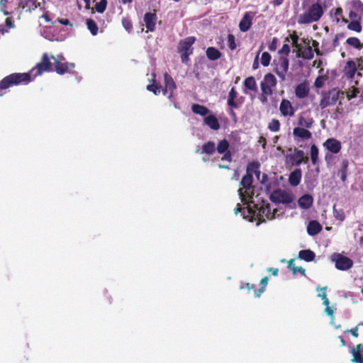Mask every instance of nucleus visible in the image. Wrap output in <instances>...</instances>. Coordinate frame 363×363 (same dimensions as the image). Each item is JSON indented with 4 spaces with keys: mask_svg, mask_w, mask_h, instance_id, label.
Wrapping results in <instances>:
<instances>
[{
    "mask_svg": "<svg viewBox=\"0 0 363 363\" xmlns=\"http://www.w3.org/2000/svg\"><path fill=\"white\" fill-rule=\"evenodd\" d=\"M32 81L30 73H12L6 76L0 81V97L4 93L2 92L11 86L20 84H28Z\"/></svg>",
    "mask_w": 363,
    "mask_h": 363,
    "instance_id": "1",
    "label": "nucleus"
},
{
    "mask_svg": "<svg viewBox=\"0 0 363 363\" xmlns=\"http://www.w3.org/2000/svg\"><path fill=\"white\" fill-rule=\"evenodd\" d=\"M323 15V9L319 3L313 4L307 11L299 15L298 18V24H309L316 22Z\"/></svg>",
    "mask_w": 363,
    "mask_h": 363,
    "instance_id": "2",
    "label": "nucleus"
},
{
    "mask_svg": "<svg viewBox=\"0 0 363 363\" xmlns=\"http://www.w3.org/2000/svg\"><path fill=\"white\" fill-rule=\"evenodd\" d=\"M196 38L194 36H189L184 40H181L179 43L177 50L181 54L182 62L188 65L189 62V55L193 53V44L196 42Z\"/></svg>",
    "mask_w": 363,
    "mask_h": 363,
    "instance_id": "3",
    "label": "nucleus"
},
{
    "mask_svg": "<svg viewBox=\"0 0 363 363\" xmlns=\"http://www.w3.org/2000/svg\"><path fill=\"white\" fill-rule=\"evenodd\" d=\"M272 66L273 71L279 77L280 82H284L289 67V57L279 56L273 60Z\"/></svg>",
    "mask_w": 363,
    "mask_h": 363,
    "instance_id": "4",
    "label": "nucleus"
},
{
    "mask_svg": "<svg viewBox=\"0 0 363 363\" xmlns=\"http://www.w3.org/2000/svg\"><path fill=\"white\" fill-rule=\"evenodd\" d=\"M252 182H253V176L249 174H245L242 177L240 185L242 188H240L238 189V194L241 199V201L244 203H247V198L252 199L254 193L252 191L251 195L248 192L252 188Z\"/></svg>",
    "mask_w": 363,
    "mask_h": 363,
    "instance_id": "5",
    "label": "nucleus"
},
{
    "mask_svg": "<svg viewBox=\"0 0 363 363\" xmlns=\"http://www.w3.org/2000/svg\"><path fill=\"white\" fill-rule=\"evenodd\" d=\"M255 206L257 209V212H255V216L257 217L258 224L265 222L264 217L269 220L274 218L277 210V208L272 209L269 203L263 201L259 207H258V205H255Z\"/></svg>",
    "mask_w": 363,
    "mask_h": 363,
    "instance_id": "6",
    "label": "nucleus"
},
{
    "mask_svg": "<svg viewBox=\"0 0 363 363\" xmlns=\"http://www.w3.org/2000/svg\"><path fill=\"white\" fill-rule=\"evenodd\" d=\"M340 94L343 95V92L337 89H333L328 92L323 93L320 101V107L321 109H324L329 106L335 105L339 99Z\"/></svg>",
    "mask_w": 363,
    "mask_h": 363,
    "instance_id": "7",
    "label": "nucleus"
},
{
    "mask_svg": "<svg viewBox=\"0 0 363 363\" xmlns=\"http://www.w3.org/2000/svg\"><path fill=\"white\" fill-rule=\"evenodd\" d=\"M34 71H35V73L33 74L34 77L41 75L44 72L53 71L52 63L50 62V59L48 53H44L42 55L40 62H39L29 73L32 75V72Z\"/></svg>",
    "mask_w": 363,
    "mask_h": 363,
    "instance_id": "8",
    "label": "nucleus"
},
{
    "mask_svg": "<svg viewBox=\"0 0 363 363\" xmlns=\"http://www.w3.org/2000/svg\"><path fill=\"white\" fill-rule=\"evenodd\" d=\"M277 80L275 76L272 73H267L260 83L261 91L265 94H272L273 89L277 86Z\"/></svg>",
    "mask_w": 363,
    "mask_h": 363,
    "instance_id": "9",
    "label": "nucleus"
},
{
    "mask_svg": "<svg viewBox=\"0 0 363 363\" xmlns=\"http://www.w3.org/2000/svg\"><path fill=\"white\" fill-rule=\"evenodd\" d=\"M229 147L230 144L226 139L220 140L216 147V150H217L218 153L223 155L221 157L222 161H227L228 162H232V153L229 150Z\"/></svg>",
    "mask_w": 363,
    "mask_h": 363,
    "instance_id": "10",
    "label": "nucleus"
},
{
    "mask_svg": "<svg viewBox=\"0 0 363 363\" xmlns=\"http://www.w3.org/2000/svg\"><path fill=\"white\" fill-rule=\"evenodd\" d=\"M269 278L268 277H264L262 278L259 282V288L258 289H256L255 287V285L250 283H246L244 285L240 286V289H244L245 288H247L248 290V292L250 291V290H253L254 294L255 297L259 298L262 294H263L266 289V286L268 284Z\"/></svg>",
    "mask_w": 363,
    "mask_h": 363,
    "instance_id": "11",
    "label": "nucleus"
},
{
    "mask_svg": "<svg viewBox=\"0 0 363 363\" xmlns=\"http://www.w3.org/2000/svg\"><path fill=\"white\" fill-rule=\"evenodd\" d=\"M51 58L54 60V69L57 74H64L66 72H69L70 69H73L74 68V64L71 63L69 64L67 62H62L60 57L55 58L54 56H51Z\"/></svg>",
    "mask_w": 363,
    "mask_h": 363,
    "instance_id": "12",
    "label": "nucleus"
},
{
    "mask_svg": "<svg viewBox=\"0 0 363 363\" xmlns=\"http://www.w3.org/2000/svg\"><path fill=\"white\" fill-rule=\"evenodd\" d=\"M301 41L306 45L302 50L301 45L297 48V57H302L304 60H311L313 58V50L310 45L311 40L307 38H302Z\"/></svg>",
    "mask_w": 363,
    "mask_h": 363,
    "instance_id": "13",
    "label": "nucleus"
},
{
    "mask_svg": "<svg viewBox=\"0 0 363 363\" xmlns=\"http://www.w3.org/2000/svg\"><path fill=\"white\" fill-rule=\"evenodd\" d=\"M157 21V14L155 12H147L144 15V22L147 28V32H153L155 30V26Z\"/></svg>",
    "mask_w": 363,
    "mask_h": 363,
    "instance_id": "14",
    "label": "nucleus"
},
{
    "mask_svg": "<svg viewBox=\"0 0 363 363\" xmlns=\"http://www.w3.org/2000/svg\"><path fill=\"white\" fill-rule=\"evenodd\" d=\"M353 265L352 260L345 256L339 255L335 260V267L340 270H347Z\"/></svg>",
    "mask_w": 363,
    "mask_h": 363,
    "instance_id": "15",
    "label": "nucleus"
},
{
    "mask_svg": "<svg viewBox=\"0 0 363 363\" xmlns=\"http://www.w3.org/2000/svg\"><path fill=\"white\" fill-rule=\"evenodd\" d=\"M323 146L330 152L334 154L338 153L342 148L341 143L333 138L327 139L323 143Z\"/></svg>",
    "mask_w": 363,
    "mask_h": 363,
    "instance_id": "16",
    "label": "nucleus"
},
{
    "mask_svg": "<svg viewBox=\"0 0 363 363\" xmlns=\"http://www.w3.org/2000/svg\"><path fill=\"white\" fill-rule=\"evenodd\" d=\"M357 71V67L356 62L351 60H348L346 62V64L343 68V72H344L345 76L347 79H352L354 77V75H355Z\"/></svg>",
    "mask_w": 363,
    "mask_h": 363,
    "instance_id": "17",
    "label": "nucleus"
},
{
    "mask_svg": "<svg viewBox=\"0 0 363 363\" xmlns=\"http://www.w3.org/2000/svg\"><path fill=\"white\" fill-rule=\"evenodd\" d=\"M279 110L284 116H292L295 113V109L291 103L287 99H283L281 101Z\"/></svg>",
    "mask_w": 363,
    "mask_h": 363,
    "instance_id": "18",
    "label": "nucleus"
},
{
    "mask_svg": "<svg viewBox=\"0 0 363 363\" xmlns=\"http://www.w3.org/2000/svg\"><path fill=\"white\" fill-rule=\"evenodd\" d=\"M40 4L37 0H20L18 8L26 11H31L40 6Z\"/></svg>",
    "mask_w": 363,
    "mask_h": 363,
    "instance_id": "19",
    "label": "nucleus"
},
{
    "mask_svg": "<svg viewBox=\"0 0 363 363\" xmlns=\"http://www.w3.org/2000/svg\"><path fill=\"white\" fill-rule=\"evenodd\" d=\"M302 172L301 169H296L291 172L289 177V183L292 186H297L301 180Z\"/></svg>",
    "mask_w": 363,
    "mask_h": 363,
    "instance_id": "20",
    "label": "nucleus"
},
{
    "mask_svg": "<svg viewBox=\"0 0 363 363\" xmlns=\"http://www.w3.org/2000/svg\"><path fill=\"white\" fill-rule=\"evenodd\" d=\"M362 345L358 344L354 347L351 348L352 354V362L354 363H363V356L362 354Z\"/></svg>",
    "mask_w": 363,
    "mask_h": 363,
    "instance_id": "21",
    "label": "nucleus"
},
{
    "mask_svg": "<svg viewBox=\"0 0 363 363\" xmlns=\"http://www.w3.org/2000/svg\"><path fill=\"white\" fill-rule=\"evenodd\" d=\"M296 165L299 166L302 162H308V157L305 156L304 152L301 150H295L294 155L291 157Z\"/></svg>",
    "mask_w": 363,
    "mask_h": 363,
    "instance_id": "22",
    "label": "nucleus"
},
{
    "mask_svg": "<svg viewBox=\"0 0 363 363\" xmlns=\"http://www.w3.org/2000/svg\"><path fill=\"white\" fill-rule=\"evenodd\" d=\"M293 135L295 138H299L303 140H308L312 137L311 132L302 127L294 128Z\"/></svg>",
    "mask_w": 363,
    "mask_h": 363,
    "instance_id": "23",
    "label": "nucleus"
},
{
    "mask_svg": "<svg viewBox=\"0 0 363 363\" xmlns=\"http://www.w3.org/2000/svg\"><path fill=\"white\" fill-rule=\"evenodd\" d=\"M295 94L298 99H303L309 94V88L306 83L303 82L298 84L295 88Z\"/></svg>",
    "mask_w": 363,
    "mask_h": 363,
    "instance_id": "24",
    "label": "nucleus"
},
{
    "mask_svg": "<svg viewBox=\"0 0 363 363\" xmlns=\"http://www.w3.org/2000/svg\"><path fill=\"white\" fill-rule=\"evenodd\" d=\"M252 18L248 12L245 13L239 23L240 30L242 32L247 31L252 26Z\"/></svg>",
    "mask_w": 363,
    "mask_h": 363,
    "instance_id": "25",
    "label": "nucleus"
},
{
    "mask_svg": "<svg viewBox=\"0 0 363 363\" xmlns=\"http://www.w3.org/2000/svg\"><path fill=\"white\" fill-rule=\"evenodd\" d=\"M322 230V225L317 220H311L307 226V233L311 236L318 234Z\"/></svg>",
    "mask_w": 363,
    "mask_h": 363,
    "instance_id": "26",
    "label": "nucleus"
},
{
    "mask_svg": "<svg viewBox=\"0 0 363 363\" xmlns=\"http://www.w3.org/2000/svg\"><path fill=\"white\" fill-rule=\"evenodd\" d=\"M313 199L310 194H304L301 196L298 201L299 207L303 209L310 208L313 205Z\"/></svg>",
    "mask_w": 363,
    "mask_h": 363,
    "instance_id": "27",
    "label": "nucleus"
},
{
    "mask_svg": "<svg viewBox=\"0 0 363 363\" xmlns=\"http://www.w3.org/2000/svg\"><path fill=\"white\" fill-rule=\"evenodd\" d=\"M216 151V144L213 141H208L207 143H205L201 148V151H200L199 149H197L196 150V153H206L208 155H213Z\"/></svg>",
    "mask_w": 363,
    "mask_h": 363,
    "instance_id": "28",
    "label": "nucleus"
},
{
    "mask_svg": "<svg viewBox=\"0 0 363 363\" xmlns=\"http://www.w3.org/2000/svg\"><path fill=\"white\" fill-rule=\"evenodd\" d=\"M164 84H165V88L164 90V94L167 93V91L169 90L170 91V95H172V92L176 89L177 86L176 84L172 79V77L168 74L167 73H165L164 74Z\"/></svg>",
    "mask_w": 363,
    "mask_h": 363,
    "instance_id": "29",
    "label": "nucleus"
},
{
    "mask_svg": "<svg viewBox=\"0 0 363 363\" xmlns=\"http://www.w3.org/2000/svg\"><path fill=\"white\" fill-rule=\"evenodd\" d=\"M238 97V92L235 87H232L229 91L228 96L227 104L229 107L239 108L240 104L235 101V99Z\"/></svg>",
    "mask_w": 363,
    "mask_h": 363,
    "instance_id": "30",
    "label": "nucleus"
},
{
    "mask_svg": "<svg viewBox=\"0 0 363 363\" xmlns=\"http://www.w3.org/2000/svg\"><path fill=\"white\" fill-rule=\"evenodd\" d=\"M204 122L208 126L214 130H217L220 128L219 122L214 115L207 116L204 118Z\"/></svg>",
    "mask_w": 363,
    "mask_h": 363,
    "instance_id": "31",
    "label": "nucleus"
},
{
    "mask_svg": "<svg viewBox=\"0 0 363 363\" xmlns=\"http://www.w3.org/2000/svg\"><path fill=\"white\" fill-rule=\"evenodd\" d=\"M315 254L311 250H302L298 252V257L306 262H311L315 259Z\"/></svg>",
    "mask_w": 363,
    "mask_h": 363,
    "instance_id": "32",
    "label": "nucleus"
},
{
    "mask_svg": "<svg viewBox=\"0 0 363 363\" xmlns=\"http://www.w3.org/2000/svg\"><path fill=\"white\" fill-rule=\"evenodd\" d=\"M206 56L210 60H216L221 57L220 52L214 47H209L206 50Z\"/></svg>",
    "mask_w": 363,
    "mask_h": 363,
    "instance_id": "33",
    "label": "nucleus"
},
{
    "mask_svg": "<svg viewBox=\"0 0 363 363\" xmlns=\"http://www.w3.org/2000/svg\"><path fill=\"white\" fill-rule=\"evenodd\" d=\"M348 166V160L346 159L343 160L341 162V167L338 170V174L340 176V179L343 182H345L347 179Z\"/></svg>",
    "mask_w": 363,
    "mask_h": 363,
    "instance_id": "34",
    "label": "nucleus"
},
{
    "mask_svg": "<svg viewBox=\"0 0 363 363\" xmlns=\"http://www.w3.org/2000/svg\"><path fill=\"white\" fill-rule=\"evenodd\" d=\"M191 111L194 113L201 116H205L209 113V110L207 107L198 104H194L191 106Z\"/></svg>",
    "mask_w": 363,
    "mask_h": 363,
    "instance_id": "35",
    "label": "nucleus"
},
{
    "mask_svg": "<svg viewBox=\"0 0 363 363\" xmlns=\"http://www.w3.org/2000/svg\"><path fill=\"white\" fill-rule=\"evenodd\" d=\"M346 43L359 50H362L363 48V43L356 37L348 38L346 40Z\"/></svg>",
    "mask_w": 363,
    "mask_h": 363,
    "instance_id": "36",
    "label": "nucleus"
},
{
    "mask_svg": "<svg viewBox=\"0 0 363 363\" xmlns=\"http://www.w3.org/2000/svg\"><path fill=\"white\" fill-rule=\"evenodd\" d=\"M275 194H278L279 198V202L283 203H289L292 201L291 196L286 192L283 191H275Z\"/></svg>",
    "mask_w": 363,
    "mask_h": 363,
    "instance_id": "37",
    "label": "nucleus"
},
{
    "mask_svg": "<svg viewBox=\"0 0 363 363\" xmlns=\"http://www.w3.org/2000/svg\"><path fill=\"white\" fill-rule=\"evenodd\" d=\"M245 88L251 91H257V86L255 79L253 77H248L244 81Z\"/></svg>",
    "mask_w": 363,
    "mask_h": 363,
    "instance_id": "38",
    "label": "nucleus"
},
{
    "mask_svg": "<svg viewBox=\"0 0 363 363\" xmlns=\"http://www.w3.org/2000/svg\"><path fill=\"white\" fill-rule=\"evenodd\" d=\"M87 28L90 31L92 35H96L99 31V28L96 23L91 18L86 20Z\"/></svg>",
    "mask_w": 363,
    "mask_h": 363,
    "instance_id": "39",
    "label": "nucleus"
},
{
    "mask_svg": "<svg viewBox=\"0 0 363 363\" xmlns=\"http://www.w3.org/2000/svg\"><path fill=\"white\" fill-rule=\"evenodd\" d=\"M235 213L237 215L238 213H241L243 216V218L245 217V213L255 216V211L252 210L251 208L247 207V209L245 208H242L240 203L237 204L236 208L234 209Z\"/></svg>",
    "mask_w": 363,
    "mask_h": 363,
    "instance_id": "40",
    "label": "nucleus"
},
{
    "mask_svg": "<svg viewBox=\"0 0 363 363\" xmlns=\"http://www.w3.org/2000/svg\"><path fill=\"white\" fill-rule=\"evenodd\" d=\"M318 147L313 144L311 145V162H312V164L313 165H315L317 164V162H318Z\"/></svg>",
    "mask_w": 363,
    "mask_h": 363,
    "instance_id": "41",
    "label": "nucleus"
},
{
    "mask_svg": "<svg viewBox=\"0 0 363 363\" xmlns=\"http://www.w3.org/2000/svg\"><path fill=\"white\" fill-rule=\"evenodd\" d=\"M259 169V164L258 162H250L246 169V174L253 176V174Z\"/></svg>",
    "mask_w": 363,
    "mask_h": 363,
    "instance_id": "42",
    "label": "nucleus"
},
{
    "mask_svg": "<svg viewBox=\"0 0 363 363\" xmlns=\"http://www.w3.org/2000/svg\"><path fill=\"white\" fill-rule=\"evenodd\" d=\"M347 28L349 30L360 33L362 31V26L360 24V21H352L350 23H348Z\"/></svg>",
    "mask_w": 363,
    "mask_h": 363,
    "instance_id": "43",
    "label": "nucleus"
},
{
    "mask_svg": "<svg viewBox=\"0 0 363 363\" xmlns=\"http://www.w3.org/2000/svg\"><path fill=\"white\" fill-rule=\"evenodd\" d=\"M121 22L125 30L128 33H131L133 29V23L131 19L129 17H123Z\"/></svg>",
    "mask_w": 363,
    "mask_h": 363,
    "instance_id": "44",
    "label": "nucleus"
},
{
    "mask_svg": "<svg viewBox=\"0 0 363 363\" xmlns=\"http://www.w3.org/2000/svg\"><path fill=\"white\" fill-rule=\"evenodd\" d=\"M333 216L335 218V219H337L341 222L343 221L345 218V215L343 210L341 208H340V209L336 208L335 205L333 206Z\"/></svg>",
    "mask_w": 363,
    "mask_h": 363,
    "instance_id": "45",
    "label": "nucleus"
},
{
    "mask_svg": "<svg viewBox=\"0 0 363 363\" xmlns=\"http://www.w3.org/2000/svg\"><path fill=\"white\" fill-rule=\"evenodd\" d=\"M328 79L326 75L318 76L315 80L314 86L318 89L322 88Z\"/></svg>",
    "mask_w": 363,
    "mask_h": 363,
    "instance_id": "46",
    "label": "nucleus"
},
{
    "mask_svg": "<svg viewBox=\"0 0 363 363\" xmlns=\"http://www.w3.org/2000/svg\"><path fill=\"white\" fill-rule=\"evenodd\" d=\"M107 4V0H101L95 5L96 11L99 13H104L106 9Z\"/></svg>",
    "mask_w": 363,
    "mask_h": 363,
    "instance_id": "47",
    "label": "nucleus"
},
{
    "mask_svg": "<svg viewBox=\"0 0 363 363\" xmlns=\"http://www.w3.org/2000/svg\"><path fill=\"white\" fill-rule=\"evenodd\" d=\"M352 6L360 15L363 14V3L360 0H353Z\"/></svg>",
    "mask_w": 363,
    "mask_h": 363,
    "instance_id": "48",
    "label": "nucleus"
},
{
    "mask_svg": "<svg viewBox=\"0 0 363 363\" xmlns=\"http://www.w3.org/2000/svg\"><path fill=\"white\" fill-rule=\"evenodd\" d=\"M313 123L312 118L306 119L303 117H301L298 120V124L301 126L305 127L306 128H311Z\"/></svg>",
    "mask_w": 363,
    "mask_h": 363,
    "instance_id": "49",
    "label": "nucleus"
},
{
    "mask_svg": "<svg viewBox=\"0 0 363 363\" xmlns=\"http://www.w3.org/2000/svg\"><path fill=\"white\" fill-rule=\"evenodd\" d=\"M268 128L272 132H277L280 130V123L277 119H272L268 125Z\"/></svg>",
    "mask_w": 363,
    "mask_h": 363,
    "instance_id": "50",
    "label": "nucleus"
},
{
    "mask_svg": "<svg viewBox=\"0 0 363 363\" xmlns=\"http://www.w3.org/2000/svg\"><path fill=\"white\" fill-rule=\"evenodd\" d=\"M271 59L272 57L270 54L267 52H264L261 56V64L264 67H267L270 63Z\"/></svg>",
    "mask_w": 363,
    "mask_h": 363,
    "instance_id": "51",
    "label": "nucleus"
},
{
    "mask_svg": "<svg viewBox=\"0 0 363 363\" xmlns=\"http://www.w3.org/2000/svg\"><path fill=\"white\" fill-rule=\"evenodd\" d=\"M279 56H286L289 57L290 53V47L287 43H284L282 48L278 51Z\"/></svg>",
    "mask_w": 363,
    "mask_h": 363,
    "instance_id": "52",
    "label": "nucleus"
},
{
    "mask_svg": "<svg viewBox=\"0 0 363 363\" xmlns=\"http://www.w3.org/2000/svg\"><path fill=\"white\" fill-rule=\"evenodd\" d=\"M228 47L231 50H234L236 49V43L235 40V36L233 34H229L228 35Z\"/></svg>",
    "mask_w": 363,
    "mask_h": 363,
    "instance_id": "53",
    "label": "nucleus"
},
{
    "mask_svg": "<svg viewBox=\"0 0 363 363\" xmlns=\"http://www.w3.org/2000/svg\"><path fill=\"white\" fill-rule=\"evenodd\" d=\"M147 89L150 91H152L155 95H157L160 93L161 86H159L156 84H152L147 86Z\"/></svg>",
    "mask_w": 363,
    "mask_h": 363,
    "instance_id": "54",
    "label": "nucleus"
},
{
    "mask_svg": "<svg viewBox=\"0 0 363 363\" xmlns=\"http://www.w3.org/2000/svg\"><path fill=\"white\" fill-rule=\"evenodd\" d=\"M290 38L292 40L293 46H294L296 48H298L301 46V45L298 43L299 39L298 35L295 31L291 35H290Z\"/></svg>",
    "mask_w": 363,
    "mask_h": 363,
    "instance_id": "55",
    "label": "nucleus"
},
{
    "mask_svg": "<svg viewBox=\"0 0 363 363\" xmlns=\"http://www.w3.org/2000/svg\"><path fill=\"white\" fill-rule=\"evenodd\" d=\"M343 38H345V34L343 33L336 34L335 38L333 40V48L337 47L340 45L339 40Z\"/></svg>",
    "mask_w": 363,
    "mask_h": 363,
    "instance_id": "56",
    "label": "nucleus"
},
{
    "mask_svg": "<svg viewBox=\"0 0 363 363\" xmlns=\"http://www.w3.org/2000/svg\"><path fill=\"white\" fill-rule=\"evenodd\" d=\"M278 39L277 38H274L272 42L269 44L268 48L270 51H275L277 48Z\"/></svg>",
    "mask_w": 363,
    "mask_h": 363,
    "instance_id": "57",
    "label": "nucleus"
},
{
    "mask_svg": "<svg viewBox=\"0 0 363 363\" xmlns=\"http://www.w3.org/2000/svg\"><path fill=\"white\" fill-rule=\"evenodd\" d=\"M291 271L294 274H296L298 272H300L301 274H305V269H303L302 267H295L293 266Z\"/></svg>",
    "mask_w": 363,
    "mask_h": 363,
    "instance_id": "58",
    "label": "nucleus"
},
{
    "mask_svg": "<svg viewBox=\"0 0 363 363\" xmlns=\"http://www.w3.org/2000/svg\"><path fill=\"white\" fill-rule=\"evenodd\" d=\"M358 12L351 11L349 13V17L352 19V21H360L361 16L358 15Z\"/></svg>",
    "mask_w": 363,
    "mask_h": 363,
    "instance_id": "59",
    "label": "nucleus"
},
{
    "mask_svg": "<svg viewBox=\"0 0 363 363\" xmlns=\"http://www.w3.org/2000/svg\"><path fill=\"white\" fill-rule=\"evenodd\" d=\"M345 333H350L354 337H357L359 335L358 333V325L355 326L354 328H352L350 330H346Z\"/></svg>",
    "mask_w": 363,
    "mask_h": 363,
    "instance_id": "60",
    "label": "nucleus"
},
{
    "mask_svg": "<svg viewBox=\"0 0 363 363\" xmlns=\"http://www.w3.org/2000/svg\"><path fill=\"white\" fill-rule=\"evenodd\" d=\"M356 64H357V70L359 69V70H362L363 69V57H357L356 59Z\"/></svg>",
    "mask_w": 363,
    "mask_h": 363,
    "instance_id": "61",
    "label": "nucleus"
},
{
    "mask_svg": "<svg viewBox=\"0 0 363 363\" xmlns=\"http://www.w3.org/2000/svg\"><path fill=\"white\" fill-rule=\"evenodd\" d=\"M271 95L272 94H265L264 93L262 92L259 96V99L262 104H265L267 101V97Z\"/></svg>",
    "mask_w": 363,
    "mask_h": 363,
    "instance_id": "62",
    "label": "nucleus"
},
{
    "mask_svg": "<svg viewBox=\"0 0 363 363\" xmlns=\"http://www.w3.org/2000/svg\"><path fill=\"white\" fill-rule=\"evenodd\" d=\"M57 21L62 25L67 26L69 25L72 26V24L69 22V19L67 18H57Z\"/></svg>",
    "mask_w": 363,
    "mask_h": 363,
    "instance_id": "63",
    "label": "nucleus"
},
{
    "mask_svg": "<svg viewBox=\"0 0 363 363\" xmlns=\"http://www.w3.org/2000/svg\"><path fill=\"white\" fill-rule=\"evenodd\" d=\"M333 159H334V157L331 154H326L325 156V160L328 165L331 164Z\"/></svg>",
    "mask_w": 363,
    "mask_h": 363,
    "instance_id": "64",
    "label": "nucleus"
}]
</instances>
